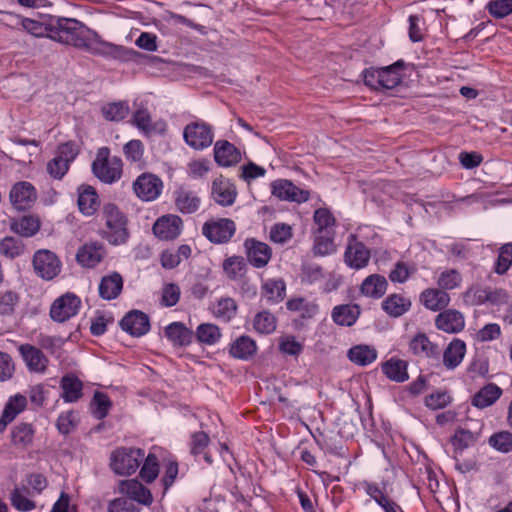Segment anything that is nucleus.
Here are the masks:
<instances>
[{
    "label": "nucleus",
    "mask_w": 512,
    "mask_h": 512,
    "mask_svg": "<svg viewBox=\"0 0 512 512\" xmlns=\"http://www.w3.org/2000/svg\"><path fill=\"white\" fill-rule=\"evenodd\" d=\"M411 307L409 298L400 294L389 295L383 302V310L392 317H400L405 314Z\"/></svg>",
    "instance_id": "2f4dec72"
},
{
    "label": "nucleus",
    "mask_w": 512,
    "mask_h": 512,
    "mask_svg": "<svg viewBox=\"0 0 512 512\" xmlns=\"http://www.w3.org/2000/svg\"><path fill=\"white\" fill-rule=\"evenodd\" d=\"M407 367L408 364L406 361L398 358H390L382 364V372L391 381L401 383L409 378Z\"/></svg>",
    "instance_id": "7c9ffc66"
},
{
    "label": "nucleus",
    "mask_w": 512,
    "mask_h": 512,
    "mask_svg": "<svg viewBox=\"0 0 512 512\" xmlns=\"http://www.w3.org/2000/svg\"><path fill=\"white\" fill-rule=\"evenodd\" d=\"M34 438V430L31 424L20 423L11 431L12 444L17 449H26L32 444Z\"/></svg>",
    "instance_id": "c9c22d12"
},
{
    "label": "nucleus",
    "mask_w": 512,
    "mask_h": 512,
    "mask_svg": "<svg viewBox=\"0 0 512 512\" xmlns=\"http://www.w3.org/2000/svg\"><path fill=\"white\" fill-rule=\"evenodd\" d=\"M287 309L297 312L302 318H312L318 312V305L304 298H294L286 303Z\"/></svg>",
    "instance_id": "49530a36"
},
{
    "label": "nucleus",
    "mask_w": 512,
    "mask_h": 512,
    "mask_svg": "<svg viewBox=\"0 0 512 512\" xmlns=\"http://www.w3.org/2000/svg\"><path fill=\"white\" fill-rule=\"evenodd\" d=\"M244 247L248 261L256 268L265 267L271 259L272 250L264 242L249 238L245 240Z\"/></svg>",
    "instance_id": "4468645a"
},
{
    "label": "nucleus",
    "mask_w": 512,
    "mask_h": 512,
    "mask_svg": "<svg viewBox=\"0 0 512 512\" xmlns=\"http://www.w3.org/2000/svg\"><path fill=\"white\" fill-rule=\"evenodd\" d=\"M449 294L438 288H427L420 294V302L428 310L437 312L445 309L450 303Z\"/></svg>",
    "instance_id": "4be33fe9"
},
{
    "label": "nucleus",
    "mask_w": 512,
    "mask_h": 512,
    "mask_svg": "<svg viewBox=\"0 0 512 512\" xmlns=\"http://www.w3.org/2000/svg\"><path fill=\"white\" fill-rule=\"evenodd\" d=\"M16 25H20L23 30L34 37H44L47 35V27L36 20L30 18H16Z\"/></svg>",
    "instance_id": "6e6d98bb"
},
{
    "label": "nucleus",
    "mask_w": 512,
    "mask_h": 512,
    "mask_svg": "<svg viewBox=\"0 0 512 512\" xmlns=\"http://www.w3.org/2000/svg\"><path fill=\"white\" fill-rule=\"evenodd\" d=\"M165 336L173 346H188L192 342L193 331L182 322H173L165 328Z\"/></svg>",
    "instance_id": "bb28decb"
},
{
    "label": "nucleus",
    "mask_w": 512,
    "mask_h": 512,
    "mask_svg": "<svg viewBox=\"0 0 512 512\" xmlns=\"http://www.w3.org/2000/svg\"><path fill=\"white\" fill-rule=\"evenodd\" d=\"M93 413L97 419H103L108 415L111 408V401L109 397L102 393L96 392L93 396Z\"/></svg>",
    "instance_id": "680f3d73"
},
{
    "label": "nucleus",
    "mask_w": 512,
    "mask_h": 512,
    "mask_svg": "<svg viewBox=\"0 0 512 512\" xmlns=\"http://www.w3.org/2000/svg\"><path fill=\"white\" fill-rule=\"evenodd\" d=\"M501 394L502 390L497 385L488 384L474 395L472 404L478 408H486L495 403Z\"/></svg>",
    "instance_id": "f704fd0d"
},
{
    "label": "nucleus",
    "mask_w": 512,
    "mask_h": 512,
    "mask_svg": "<svg viewBox=\"0 0 512 512\" xmlns=\"http://www.w3.org/2000/svg\"><path fill=\"white\" fill-rule=\"evenodd\" d=\"M19 302V295L11 290L0 293V314L11 315Z\"/></svg>",
    "instance_id": "052dcab7"
},
{
    "label": "nucleus",
    "mask_w": 512,
    "mask_h": 512,
    "mask_svg": "<svg viewBox=\"0 0 512 512\" xmlns=\"http://www.w3.org/2000/svg\"><path fill=\"white\" fill-rule=\"evenodd\" d=\"M101 112L108 121H121L129 114V106L125 101L112 102L104 105Z\"/></svg>",
    "instance_id": "09e8293b"
},
{
    "label": "nucleus",
    "mask_w": 512,
    "mask_h": 512,
    "mask_svg": "<svg viewBox=\"0 0 512 512\" xmlns=\"http://www.w3.org/2000/svg\"><path fill=\"white\" fill-rule=\"evenodd\" d=\"M197 340L205 345H215L221 338L219 327L212 323H202L196 328Z\"/></svg>",
    "instance_id": "79ce46f5"
},
{
    "label": "nucleus",
    "mask_w": 512,
    "mask_h": 512,
    "mask_svg": "<svg viewBox=\"0 0 512 512\" xmlns=\"http://www.w3.org/2000/svg\"><path fill=\"white\" fill-rule=\"evenodd\" d=\"M99 205V197L92 186H81L78 189V206L84 215H93L99 208Z\"/></svg>",
    "instance_id": "cd10ccee"
},
{
    "label": "nucleus",
    "mask_w": 512,
    "mask_h": 512,
    "mask_svg": "<svg viewBox=\"0 0 512 512\" xmlns=\"http://www.w3.org/2000/svg\"><path fill=\"white\" fill-rule=\"evenodd\" d=\"M27 406V399L21 394H16L9 398L0 418V430H3L8 423L12 422L16 416Z\"/></svg>",
    "instance_id": "c85d7f7f"
},
{
    "label": "nucleus",
    "mask_w": 512,
    "mask_h": 512,
    "mask_svg": "<svg viewBox=\"0 0 512 512\" xmlns=\"http://www.w3.org/2000/svg\"><path fill=\"white\" fill-rule=\"evenodd\" d=\"M486 8L491 16L502 19L512 13V0H490Z\"/></svg>",
    "instance_id": "13d9d810"
},
{
    "label": "nucleus",
    "mask_w": 512,
    "mask_h": 512,
    "mask_svg": "<svg viewBox=\"0 0 512 512\" xmlns=\"http://www.w3.org/2000/svg\"><path fill=\"white\" fill-rule=\"evenodd\" d=\"M175 205L178 211L183 214H192L196 212L201 200L197 194L185 188H179L174 192Z\"/></svg>",
    "instance_id": "393cba45"
},
{
    "label": "nucleus",
    "mask_w": 512,
    "mask_h": 512,
    "mask_svg": "<svg viewBox=\"0 0 512 512\" xmlns=\"http://www.w3.org/2000/svg\"><path fill=\"white\" fill-rule=\"evenodd\" d=\"M108 512H139V509L128 498L120 497L109 502Z\"/></svg>",
    "instance_id": "774afa93"
},
{
    "label": "nucleus",
    "mask_w": 512,
    "mask_h": 512,
    "mask_svg": "<svg viewBox=\"0 0 512 512\" xmlns=\"http://www.w3.org/2000/svg\"><path fill=\"white\" fill-rule=\"evenodd\" d=\"M324 279L321 266L317 264H306L302 269V281L308 284H316Z\"/></svg>",
    "instance_id": "0e129e2a"
},
{
    "label": "nucleus",
    "mask_w": 512,
    "mask_h": 512,
    "mask_svg": "<svg viewBox=\"0 0 512 512\" xmlns=\"http://www.w3.org/2000/svg\"><path fill=\"white\" fill-rule=\"evenodd\" d=\"M435 326L437 329L446 333H459L465 327V318L460 311L447 309L436 316Z\"/></svg>",
    "instance_id": "f3484780"
},
{
    "label": "nucleus",
    "mask_w": 512,
    "mask_h": 512,
    "mask_svg": "<svg viewBox=\"0 0 512 512\" xmlns=\"http://www.w3.org/2000/svg\"><path fill=\"white\" fill-rule=\"evenodd\" d=\"M183 222L177 215H166L159 218L153 225L154 234L163 240L177 238L182 231Z\"/></svg>",
    "instance_id": "dca6fc26"
},
{
    "label": "nucleus",
    "mask_w": 512,
    "mask_h": 512,
    "mask_svg": "<svg viewBox=\"0 0 512 512\" xmlns=\"http://www.w3.org/2000/svg\"><path fill=\"white\" fill-rule=\"evenodd\" d=\"M435 279L437 286L444 291L456 289L462 282V276L456 269L442 270Z\"/></svg>",
    "instance_id": "37998d69"
},
{
    "label": "nucleus",
    "mask_w": 512,
    "mask_h": 512,
    "mask_svg": "<svg viewBox=\"0 0 512 512\" xmlns=\"http://www.w3.org/2000/svg\"><path fill=\"white\" fill-rule=\"evenodd\" d=\"M223 269L230 279H239L246 272V262L243 257L232 256L223 262Z\"/></svg>",
    "instance_id": "3c124183"
},
{
    "label": "nucleus",
    "mask_w": 512,
    "mask_h": 512,
    "mask_svg": "<svg viewBox=\"0 0 512 512\" xmlns=\"http://www.w3.org/2000/svg\"><path fill=\"white\" fill-rule=\"evenodd\" d=\"M163 183L152 173H142L133 183L136 195L144 201L155 200L161 193Z\"/></svg>",
    "instance_id": "9d476101"
},
{
    "label": "nucleus",
    "mask_w": 512,
    "mask_h": 512,
    "mask_svg": "<svg viewBox=\"0 0 512 512\" xmlns=\"http://www.w3.org/2000/svg\"><path fill=\"white\" fill-rule=\"evenodd\" d=\"M387 280L379 274H372L366 277L361 286L360 291L363 295L371 298H381L387 290Z\"/></svg>",
    "instance_id": "c756f323"
},
{
    "label": "nucleus",
    "mask_w": 512,
    "mask_h": 512,
    "mask_svg": "<svg viewBox=\"0 0 512 512\" xmlns=\"http://www.w3.org/2000/svg\"><path fill=\"white\" fill-rule=\"evenodd\" d=\"M272 194L282 201L304 203L309 200L308 190L301 189L290 180L279 179L272 183Z\"/></svg>",
    "instance_id": "9b49d317"
},
{
    "label": "nucleus",
    "mask_w": 512,
    "mask_h": 512,
    "mask_svg": "<svg viewBox=\"0 0 512 512\" xmlns=\"http://www.w3.org/2000/svg\"><path fill=\"white\" fill-rule=\"evenodd\" d=\"M371 258V251L358 240L355 234H350L344 252L345 264L355 270L365 268Z\"/></svg>",
    "instance_id": "0eeeda50"
},
{
    "label": "nucleus",
    "mask_w": 512,
    "mask_h": 512,
    "mask_svg": "<svg viewBox=\"0 0 512 512\" xmlns=\"http://www.w3.org/2000/svg\"><path fill=\"white\" fill-rule=\"evenodd\" d=\"M257 350L256 343L248 336H240L231 345L229 353L232 357L242 360L251 358Z\"/></svg>",
    "instance_id": "72a5a7b5"
},
{
    "label": "nucleus",
    "mask_w": 512,
    "mask_h": 512,
    "mask_svg": "<svg viewBox=\"0 0 512 512\" xmlns=\"http://www.w3.org/2000/svg\"><path fill=\"white\" fill-rule=\"evenodd\" d=\"M121 328L132 336L140 337L150 329L149 317L139 310L130 311L120 322Z\"/></svg>",
    "instance_id": "a211bd4d"
},
{
    "label": "nucleus",
    "mask_w": 512,
    "mask_h": 512,
    "mask_svg": "<svg viewBox=\"0 0 512 512\" xmlns=\"http://www.w3.org/2000/svg\"><path fill=\"white\" fill-rule=\"evenodd\" d=\"M512 264V244L506 243L499 249V255L495 263V272L504 274Z\"/></svg>",
    "instance_id": "4d7b16f0"
},
{
    "label": "nucleus",
    "mask_w": 512,
    "mask_h": 512,
    "mask_svg": "<svg viewBox=\"0 0 512 512\" xmlns=\"http://www.w3.org/2000/svg\"><path fill=\"white\" fill-rule=\"evenodd\" d=\"M118 492L128 496V499L143 505H150L153 497L149 489L135 479L119 482Z\"/></svg>",
    "instance_id": "6ab92c4d"
},
{
    "label": "nucleus",
    "mask_w": 512,
    "mask_h": 512,
    "mask_svg": "<svg viewBox=\"0 0 512 512\" xmlns=\"http://www.w3.org/2000/svg\"><path fill=\"white\" fill-rule=\"evenodd\" d=\"M105 256V248L99 242L85 243L78 249L76 258L80 265L93 268L98 265Z\"/></svg>",
    "instance_id": "aec40b11"
},
{
    "label": "nucleus",
    "mask_w": 512,
    "mask_h": 512,
    "mask_svg": "<svg viewBox=\"0 0 512 512\" xmlns=\"http://www.w3.org/2000/svg\"><path fill=\"white\" fill-rule=\"evenodd\" d=\"M314 223L319 234H333L335 218L326 208H319L314 212Z\"/></svg>",
    "instance_id": "de8ad7c7"
},
{
    "label": "nucleus",
    "mask_w": 512,
    "mask_h": 512,
    "mask_svg": "<svg viewBox=\"0 0 512 512\" xmlns=\"http://www.w3.org/2000/svg\"><path fill=\"white\" fill-rule=\"evenodd\" d=\"M62 398L66 402H76L82 396V382L74 375H66L61 380Z\"/></svg>",
    "instance_id": "58836bf2"
},
{
    "label": "nucleus",
    "mask_w": 512,
    "mask_h": 512,
    "mask_svg": "<svg viewBox=\"0 0 512 512\" xmlns=\"http://www.w3.org/2000/svg\"><path fill=\"white\" fill-rule=\"evenodd\" d=\"M360 315L357 305L344 304L335 306L332 310L333 321L341 326L353 325Z\"/></svg>",
    "instance_id": "473e14b6"
},
{
    "label": "nucleus",
    "mask_w": 512,
    "mask_h": 512,
    "mask_svg": "<svg viewBox=\"0 0 512 512\" xmlns=\"http://www.w3.org/2000/svg\"><path fill=\"white\" fill-rule=\"evenodd\" d=\"M285 283L282 280H267L263 285V293L269 301L279 302L285 296Z\"/></svg>",
    "instance_id": "603ef678"
},
{
    "label": "nucleus",
    "mask_w": 512,
    "mask_h": 512,
    "mask_svg": "<svg viewBox=\"0 0 512 512\" xmlns=\"http://www.w3.org/2000/svg\"><path fill=\"white\" fill-rule=\"evenodd\" d=\"M35 273L44 280H52L61 271V262L53 252L38 250L33 256Z\"/></svg>",
    "instance_id": "6e6552de"
},
{
    "label": "nucleus",
    "mask_w": 512,
    "mask_h": 512,
    "mask_svg": "<svg viewBox=\"0 0 512 512\" xmlns=\"http://www.w3.org/2000/svg\"><path fill=\"white\" fill-rule=\"evenodd\" d=\"M211 196L217 204L228 207L234 204L237 190L229 179L220 176L212 182Z\"/></svg>",
    "instance_id": "ddd939ff"
},
{
    "label": "nucleus",
    "mask_w": 512,
    "mask_h": 512,
    "mask_svg": "<svg viewBox=\"0 0 512 512\" xmlns=\"http://www.w3.org/2000/svg\"><path fill=\"white\" fill-rule=\"evenodd\" d=\"M132 123L145 134L154 130L151 115L147 108L139 107L133 114Z\"/></svg>",
    "instance_id": "5fc2aeb1"
},
{
    "label": "nucleus",
    "mask_w": 512,
    "mask_h": 512,
    "mask_svg": "<svg viewBox=\"0 0 512 512\" xmlns=\"http://www.w3.org/2000/svg\"><path fill=\"white\" fill-rule=\"evenodd\" d=\"M159 474V464L157 457L150 453L145 458V462L141 468L140 475L142 479L148 483L154 481Z\"/></svg>",
    "instance_id": "bf43d9fd"
},
{
    "label": "nucleus",
    "mask_w": 512,
    "mask_h": 512,
    "mask_svg": "<svg viewBox=\"0 0 512 512\" xmlns=\"http://www.w3.org/2000/svg\"><path fill=\"white\" fill-rule=\"evenodd\" d=\"M18 351L30 372L46 371L49 360L40 349L30 344H21Z\"/></svg>",
    "instance_id": "2eb2a0df"
},
{
    "label": "nucleus",
    "mask_w": 512,
    "mask_h": 512,
    "mask_svg": "<svg viewBox=\"0 0 512 512\" xmlns=\"http://www.w3.org/2000/svg\"><path fill=\"white\" fill-rule=\"evenodd\" d=\"M409 349L414 355L420 357L437 359L440 356L438 345L432 343L424 333H419L411 339Z\"/></svg>",
    "instance_id": "5701e85b"
},
{
    "label": "nucleus",
    "mask_w": 512,
    "mask_h": 512,
    "mask_svg": "<svg viewBox=\"0 0 512 512\" xmlns=\"http://www.w3.org/2000/svg\"><path fill=\"white\" fill-rule=\"evenodd\" d=\"M145 453L139 448H119L111 454V468L119 475H130L134 473L141 461L144 459Z\"/></svg>",
    "instance_id": "7ed1b4c3"
},
{
    "label": "nucleus",
    "mask_w": 512,
    "mask_h": 512,
    "mask_svg": "<svg viewBox=\"0 0 512 512\" xmlns=\"http://www.w3.org/2000/svg\"><path fill=\"white\" fill-rule=\"evenodd\" d=\"M214 159L218 165L230 167L241 160V153L232 143L220 140L214 146Z\"/></svg>",
    "instance_id": "412c9836"
},
{
    "label": "nucleus",
    "mask_w": 512,
    "mask_h": 512,
    "mask_svg": "<svg viewBox=\"0 0 512 512\" xmlns=\"http://www.w3.org/2000/svg\"><path fill=\"white\" fill-rule=\"evenodd\" d=\"M465 354V342L461 339L455 338L447 345L443 352V365L448 370H454L461 364Z\"/></svg>",
    "instance_id": "b1692460"
},
{
    "label": "nucleus",
    "mask_w": 512,
    "mask_h": 512,
    "mask_svg": "<svg viewBox=\"0 0 512 512\" xmlns=\"http://www.w3.org/2000/svg\"><path fill=\"white\" fill-rule=\"evenodd\" d=\"M348 358L359 366H367L377 358L375 348L368 345H356L348 350Z\"/></svg>",
    "instance_id": "e433bc0d"
},
{
    "label": "nucleus",
    "mask_w": 512,
    "mask_h": 512,
    "mask_svg": "<svg viewBox=\"0 0 512 512\" xmlns=\"http://www.w3.org/2000/svg\"><path fill=\"white\" fill-rule=\"evenodd\" d=\"M183 137L186 144L191 148L203 150L213 143L214 133L209 124L196 121L185 126Z\"/></svg>",
    "instance_id": "39448f33"
},
{
    "label": "nucleus",
    "mask_w": 512,
    "mask_h": 512,
    "mask_svg": "<svg viewBox=\"0 0 512 512\" xmlns=\"http://www.w3.org/2000/svg\"><path fill=\"white\" fill-rule=\"evenodd\" d=\"M59 39L66 43H71L75 47L89 49L85 33L88 29L75 19H62L59 21Z\"/></svg>",
    "instance_id": "1a4fd4ad"
},
{
    "label": "nucleus",
    "mask_w": 512,
    "mask_h": 512,
    "mask_svg": "<svg viewBox=\"0 0 512 512\" xmlns=\"http://www.w3.org/2000/svg\"><path fill=\"white\" fill-rule=\"evenodd\" d=\"M292 237V228L285 223H277L270 229V239L274 243L284 244Z\"/></svg>",
    "instance_id": "e2e57ef3"
},
{
    "label": "nucleus",
    "mask_w": 512,
    "mask_h": 512,
    "mask_svg": "<svg viewBox=\"0 0 512 512\" xmlns=\"http://www.w3.org/2000/svg\"><path fill=\"white\" fill-rule=\"evenodd\" d=\"M489 445L502 453H509L512 451V432L500 431L494 433L489 438Z\"/></svg>",
    "instance_id": "864d4df0"
},
{
    "label": "nucleus",
    "mask_w": 512,
    "mask_h": 512,
    "mask_svg": "<svg viewBox=\"0 0 512 512\" xmlns=\"http://www.w3.org/2000/svg\"><path fill=\"white\" fill-rule=\"evenodd\" d=\"M214 316L225 322L230 321L237 313V304L233 298L223 297L212 307Z\"/></svg>",
    "instance_id": "a19ab883"
},
{
    "label": "nucleus",
    "mask_w": 512,
    "mask_h": 512,
    "mask_svg": "<svg viewBox=\"0 0 512 512\" xmlns=\"http://www.w3.org/2000/svg\"><path fill=\"white\" fill-rule=\"evenodd\" d=\"M9 196L12 205L18 210L30 208L37 199L34 186L27 181L14 184Z\"/></svg>",
    "instance_id": "f8f14e48"
},
{
    "label": "nucleus",
    "mask_w": 512,
    "mask_h": 512,
    "mask_svg": "<svg viewBox=\"0 0 512 512\" xmlns=\"http://www.w3.org/2000/svg\"><path fill=\"white\" fill-rule=\"evenodd\" d=\"M33 496L30 490L25 487H15L10 493L12 506L21 512H29L36 508V503L29 498Z\"/></svg>",
    "instance_id": "4c0bfd02"
},
{
    "label": "nucleus",
    "mask_w": 512,
    "mask_h": 512,
    "mask_svg": "<svg viewBox=\"0 0 512 512\" xmlns=\"http://www.w3.org/2000/svg\"><path fill=\"white\" fill-rule=\"evenodd\" d=\"M253 327L259 334H270L277 327L276 317L269 311H261L255 315Z\"/></svg>",
    "instance_id": "c03bdc74"
},
{
    "label": "nucleus",
    "mask_w": 512,
    "mask_h": 512,
    "mask_svg": "<svg viewBox=\"0 0 512 512\" xmlns=\"http://www.w3.org/2000/svg\"><path fill=\"white\" fill-rule=\"evenodd\" d=\"M26 486L32 495L41 494L47 487L48 481L46 477L39 473H32L26 477Z\"/></svg>",
    "instance_id": "69168bd1"
},
{
    "label": "nucleus",
    "mask_w": 512,
    "mask_h": 512,
    "mask_svg": "<svg viewBox=\"0 0 512 512\" xmlns=\"http://www.w3.org/2000/svg\"><path fill=\"white\" fill-rule=\"evenodd\" d=\"M82 306L81 299L72 292H67L54 300L50 307L53 321L63 323L76 316Z\"/></svg>",
    "instance_id": "423d86ee"
},
{
    "label": "nucleus",
    "mask_w": 512,
    "mask_h": 512,
    "mask_svg": "<svg viewBox=\"0 0 512 512\" xmlns=\"http://www.w3.org/2000/svg\"><path fill=\"white\" fill-rule=\"evenodd\" d=\"M124 154L131 162H141L144 154V146L140 140H131L125 144Z\"/></svg>",
    "instance_id": "338daca9"
},
{
    "label": "nucleus",
    "mask_w": 512,
    "mask_h": 512,
    "mask_svg": "<svg viewBox=\"0 0 512 512\" xmlns=\"http://www.w3.org/2000/svg\"><path fill=\"white\" fill-rule=\"evenodd\" d=\"M104 228L102 237L112 245L125 244L129 238L126 215L113 203H106L102 208Z\"/></svg>",
    "instance_id": "f257e3e1"
},
{
    "label": "nucleus",
    "mask_w": 512,
    "mask_h": 512,
    "mask_svg": "<svg viewBox=\"0 0 512 512\" xmlns=\"http://www.w3.org/2000/svg\"><path fill=\"white\" fill-rule=\"evenodd\" d=\"M402 62L380 68V89H393L401 82L400 69Z\"/></svg>",
    "instance_id": "ea45409f"
},
{
    "label": "nucleus",
    "mask_w": 512,
    "mask_h": 512,
    "mask_svg": "<svg viewBox=\"0 0 512 512\" xmlns=\"http://www.w3.org/2000/svg\"><path fill=\"white\" fill-rule=\"evenodd\" d=\"M122 289V276L117 272H113L101 279L99 284V295L104 300H113L120 295Z\"/></svg>",
    "instance_id": "a878e982"
},
{
    "label": "nucleus",
    "mask_w": 512,
    "mask_h": 512,
    "mask_svg": "<svg viewBox=\"0 0 512 512\" xmlns=\"http://www.w3.org/2000/svg\"><path fill=\"white\" fill-rule=\"evenodd\" d=\"M236 232V224L229 218L210 219L202 226V234L214 244L230 241Z\"/></svg>",
    "instance_id": "20e7f679"
},
{
    "label": "nucleus",
    "mask_w": 512,
    "mask_h": 512,
    "mask_svg": "<svg viewBox=\"0 0 512 512\" xmlns=\"http://www.w3.org/2000/svg\"><path fill=\"white\" fill-rule=\"evenodd\" d=\"M122 161L120 158L110 156L109 149L102 147L98 150L92 163L93 174L103 183L112 184L122 175Z\"/></svg>",
    "instance_id": "f03ea898"
},
{
    "label": "nucleus",
    "mask_w": 512,
    "mask_h": 512,
    "mask_svg": "<svg viewBox=\"0 0 512 512\" xmlns=\"http://www.w3.org/2000/svg\"><path fill=\"white\" fill-rule=\"evenodd\" d=\"M23 242L14 237H5L0 241V255L7 259H14L24 253Z\"/></svg>",
    "instance_id": "8fccbe9b"
},
{
    "label": "nucleus",
    "mask_w": 512,
    "mask_h": 512,
    "mask_svg": "<svg viewBox=\"0 0 512 512\" xmlns=\"http://www.w3.org/2000/svg\"><path fill=\"white\" fill-rule=\"evenodd\" d=\"M40 228V221L35 216H23L12 225V230L24 237L35 235Z\"/></svg>",
    "instance_id": "a18cd8bd"
}]
</instances>
